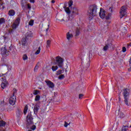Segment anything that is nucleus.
<instances>
[{
	"label": "nucleus",
	"instance_id": "obj_40",
	"mask_svg": "<svg viewBox=\"0 0 131 131\" xmlns=\"http://www.w3.org/2000/svg\"><path fill=\"white\" fill-rule=\"evenodd\" d=\"M39 93V91L38 90H34V92L33 93V94L35 96H37V95H38V93Z\"/></svg>",
	"mask_w": 131,
	"mask_h": 131
},
{
	"label": "nucleus",
	"instance_id": "obj_21",
	"mask_svg": "<svg viewBox=\"0 0 131 131\" xmlns=\"http://www.w3.org/2000/svg\"><path fill=\"white\" fill-rule=\"evenodd\" d=\"M16 113L17 116H18V117L19 116H20V115H22V114H23V112H22V110L19 108L17 109V110L16 112Z\"/></svg>",
	"mask_w": 131,
	"mask_h": 131
},
{
	"label": "nucleus",
	"instance_id": "obj_6",
	"mask_svg": "<svg viewBox=\"0 0 131 131\" xmlns=\"http://www.w3.org/2000/svg\"><path fill=\"white\" fill-rule=\"evenodd\" d=\"M111 48H112V43H111L109 40H107L103 48V51L104 52H106L107 50L111 49Z\"/></svg>",
	"mask_w": 131,
	"mask_h": 131
},
{
	"label": "nucleus",
	"instance_id": "obj_16",
	"mask_svg": "<svg viewBox=\"0 0 131 131\" xmlns=\"http://www.w3.org/2000/svg\"><path fill=\"white\" fill-rule=\"evenodd\" d=\"M129 97L124 98V102L126 106H129V105H130V102H129Z\"/></svg>",
	"mask_w": 131,
	"mask_h": 131
},
{
	"label": "nucleus",
	"instance_id": "obj_42",
	"mask_svg": "<svg viewBox=\"0 0 131 131\" xmlns=\"http://www.w3.org/2000/svg\"><path fill=\"white\" fill-rule=\"evenodd\" d=\"M109 12H111V13H113V7H111L108 9Z\"/></svg>",
	"mask_w": 131,
	"mask_h": 131
},
{
	"label": "nucleus",
	"instance_id": "obj_57",
	"mask_svg": "<svg viewBox=\"0 0 131 131\" xmlns=\"http://www.w3.org/2000/svg\"><path fill=\"white\" fill-rule=\"evenodd\" d=\"M108 24H110V22L108 23Z\"/></svg>",
	"mask_w": 131,
	"mask_h": 131
},
{
	"label": "nucleus",
	"instance_id": "obj_25",
	"mask_svg": "<svg viewBox=\"0 0 131 131\" xmlns=\"http://www.w3.org/2000/svg\"><path fill=\"white\" fill-rule=\"evenodd\" d=\"M36 50H37V51L35 52V55H38V54L40 53V47L36 48Z\"/></svg>",
	"mask_w": 131,
	"mask_h": 131
},
{
	"label": "nucleus",
	"instance_id": "obj_14",
	"mask_svg": "<svg viewBox=\"0 0 131 131\" xmlns=\"http://www.w3.org/2000/svg\"><path fill=\"white\" fill-rule=\"evenodd\" d=\"M5 42H7V37L4 36L0 38V43L3 45V43H5Z\"/></svg>",
	"mask_w": 131,
	"mask_h": 131
},
{
	"label": "nucleus",
	"instance_id": "obj_53",
	"mask_svg": "<svg viewBox=\"0 0 131 131\" xmlns=\"http://www.w3.org/2000/svg\"><path fill=\"white\" fill-rule=\"evenodd\" d=\"M13 32V30L11 31V32H10V33H12Z\"/></svg>",
	"mask_w": 131,
	"mask_h": 131
},
{
	"label": "nucleus",
	"instance_id": "obj_45",
	"mask_svg": "<svg viewBox=\"0 0 131 131\" xmlns=\"http://www.w3.org/2000/svg\"><path fill=\"white\" fill-rule=\"evenodd\" d=\"M30 3H31L32 4H34V3H35V0H30Z\"/></svg>",
	"mask_w": 131,
	"mask_h": 131
},
{
	"label": "nucleus",
	"instance_id": "obj_5",
	"mask_svg": "<svg viewBox=\"0 0 131 131\" xmlns=\"http://www.w3.org/2000/svg\"><path fill=\"white\" fill-rule=\"evenodd\" d=\"M33 117H32V112H30L27 116V128H29L30 125H33Z\"/></svg>",
	"mask_w": 131,
	"mask_h": 131
},
{
	"label": "nucleus",
	"instance_id": "obj_38",
	"mask_svg": "<svg viewBox=\"0 0 131 131\" xmlns=\"http://www.w3.org/2000/svg\"><path fill=\"white\" fill-rule=\"evenodd\" d=\"M71 123V122H69V123H67V122L64 121V127H67L68 125H70Z\"/></svg>",
	"mask_w": 131,
	"mask_h": 131
},
{
	"label": "nucleus",
	"instance_id": "obj_37",
	"mask_svg": "<svg viewBox=\"0 0 131 131\" xmlns=\"http://www.w3.org/2000/svg\"><path fill=\"white\" fill-rule=\"evenodd\" d=\"M47 48H50V46L51 45V40H48L47 42Z\"/></svg>",
	"mask_w": 131,
	"mask_h": 131
},
{
	"label": "nucleus",
	"instance_id": "obj_12",
	"mask_svg": "<svg viewBox=\"0 0 131 131\" xmlns=\"http://www.w3.org/2000/svg\"><path fill=\"white\" fill-rule=\"evenodd\" d=\"M87 63L84 64V68H83L84 71H85L91 66V59L90 57L87 59Z\"/></svg>",
	"mask_w": 131,
	"mask_h": 131
},
{
	"label": "nucleus",
	"instance_id": "obj_43",
	"mask_svg": "<svg viewBox=\"0 0 131 131\" xmlns=\"http://www.w3.org/2000/svg\"><path fill=\"white\" fill-rule=\"evenodd\" d=\"M122 52L123 53H125V52H126V48L125 47L122 48Z\"/></svg>",
	"mask_w": 131,
	"mask_h": 131
},
{
	"label": "nucleus",
	"instance_id": "obj_34",
	"mask_svg": "<svg viewBox=\"0 0 131 131\" xmlns=\"http://www.w3.org/2000/svg\"><path fill=\"white\" fill-rule=\"evenodd\" d=\"M29 128H30L31 129H32V130H35V129H36V126H35V125H33L29 127Z\"/></svg>",
	"mask_w": 131,
	"mask_h": 131
},
{
	"label": "nucleus",
	"instance_id": "obj_47",
	"mask_svg": "<svg viewBox=\"0 0 131 131\" xmlns=\"http://www.w3.org/2000/svg\"><path fill=\"white\" fill-rule=\"evenodd\" d=\"M28 9H31V6H30V5L29 4L28 5Z\"/></svg>",
	"mask_w": 131,
	"mask_h": 131
},
{
	"label": "nucleus",
	"instance_id": "obj_9",
	"mask_svg": "<svg viewBox=\"0 0 131 131\" xmlns=\"http://www.w3.org/2000/svg\"><path fill=\"white\" fill-rule=\"evenodd\" d=\"M120 18H123L125 15H126V7L125 6H122L121 8V10L120 11Z\"/></svg>",
	"mask_w": 131,
	"mask_h": 131
},
{
	"label": "nucleus",
	"instance_id": "obj_7",
	"mask_svg": "<svg viewBox=\"0 0 131 131\" xmlns=\"http://www.w3.org/2000/svg\"><path fill=\"white\" fill-rule=\"evenodd\" d=\"M71 14L70 16V17L74 18L75 16H77L78 15V9L76 8H71Z\"/></svg>",
	"mask_w": 131,
	"mask_h": 131
},
{
	"label": "nucleus",
	"instance_id": "obj_56",
	"mask_svg": "<svg viewBox=\"0 0 131 131\" xmlns=\"http://www.w3.org/2000/svg\"><path fill=\"white\" fill-rule=\"evenodd\" d=\"M28 131H32V130H28Z\"/></svg>",
	"mask_w": 131,
	"mask_h": 131
},
{
	"label": "nucleus",
	"instance_id": "obj_24",
	"mask_svg": "<svg viewBox=\"0 0 131 131\" xmlns=\"http://www.w3.org/2000/svg\"><path fill=\"white\" fill-rule=\"evenodd\" d=\"M7 85H8V82H2V83L1 84V88H2L4 89H5V88H7Z\"/></svg>",
	"mask_w": 131,
	"mask_h": 131
},
{
	"label": "nucleus",
	"instance_id": "obj_3",
	"mask_svg": "<svg viewBox=\"0 0 131 131\" xmlns=\"http://www.w3.org/2000/svg\"><path fill=\"white\" fill-rule=\"evenodd\" d=\"M56 62L57 66H58V67L61 69V70H60L56 72V75H60V74L64 73V70H65V68L63 67V65H64V60L61 57L58 56L56 57Z\"/></svg>",
	"mask_w": 131,
	"mask_h": 131
},
{
	"label": "nucleus",
	"instance_id": "obj_19",
	"mask_svg": "<svg viewBox=\"0 0 131 131\" xmlns=\"http://www.w3.org/2000/svg\"><path fill=\"white\" fill-rule=\"evenodd\" d=\"M28 37H32V32L29 31L26 34L25 38L28 39Z\"/></svg>",
	"mask_w": 131,
	"mask_h": 131
},
{
	"label": "nucleus",
	"instance_id": "obj_32",
	"mask_svg": "<svg viewBox=\"0 0 131 131\" xmlns=\"http://www.w3.org/2000/svg\"><path fill=\"white\" fill-rule=\"evenodd\" d=\"M51 69L52 71H56L58 70V66H52Z\"/></svg>",
	"mask_w": 131,
	"mask_h": 131
},
{
	"label": "nucleus",
	"instance_id": "obj_41",
	"mask_svg": "<svg viewBox=\"0 0 131 131\" xmlns=\"http://www.w3.org/2000/svg\"><path fill=\"white\" fill-rule=\"evenodd\" d=\"M38 70V66L37 65H36V66L35 67V68L34 69V71L35 72H36V71H37Z\"/></svg>",
	"mask_w": 131,
	"mask_h": 131
},
{
	"label": "nucleus",
	"instance_id": "obj_50",
	"mask_svg": "<svg viewBox=\"0 0 131 131\" xmlns=\"http://www.w3.org/2000/svg\"><path fill=\"white\" fill-rule=\"evenodd\" d=\"M51 3H52V4H55V1L52 0V1H51Z\"/></svg>",
	"mask_w": 131,
	"mask_h": 131
},
{
	"label": "nucleus",
	"instance_id": "obj_18",
	"mask_svg": "<svg viewBox=\"0 0 131 131\" xmlns=\"http://www.w3.org/2000/svg\"><path fill=\"white\" fill-rule=\"evenodd\" d=\"M15 14H16V12H15V10H10L8 12V15L10 17L15 16Z\"/></svg>",
	"mask_w": 131,
	"mask_h": 131
},
{
	"label": "nucleus",
	"instance_id": "obj_31",
	"mask_svg": "<svg viewBox=\"0 0 131 131\" xmlns=\"http://www.w3.org/2000/svg\"><path fill=\"white\" fill-rule=\"evenodd\" d=\"M33 24H34V20H33V19L30 20L29 22V25H30V26H33Z\"/></svg>",
	"mask_w": 131,
	"mask_h": 131
},
{
	"label": "nucleus",
	"instance_id": "obj_10",
	"mask_svg": "<svg viewBox=\"0 0 131 131\" xmlns=\"http://www.w3.org/2000/svg\"><path fill=\"white\" fill-rule=\"evenodd\" d=\"M20 21H21V19L19 17H17L16 19V20L14 21V23L12 25L13 29H16V28H18V26H19V24H20Z\"/></svg>",
	"mask_w": 131,
	"mask_h": 131
},
{
	"label": "nucleus",
	"instance_id": "obj_29",
	"mask_svg": "<svg viewBox=\"0 0 131 131\" xmlns=\"http://www.w3.org/2000/svg\"><path fill=\"white\" fill-rule=\"evenodd\" d=\"M72 5H73V1L71 0L69 2V7L70 8V9H72Z\"/></svg>",
	"mask_w": 131,
	"mask_h": 131
},
{
	"label": "nucleus",
	"instance_id": "obj_22",
	"mask_svg": "<svg viewBox=\"0 0 131 131\" xmlns=\"http://www.w3.org/2000/svg\"><path fill=\"white\" fill-rule=\"evenodd\" d=\"M80 34V28H77L76 29L75 36H78Z\"/></svg>",
	"mask_w": 131,
	"mask_h": 131
},
{
	"label": "nucleus",
	"instance_id": "obj_55",
	"mask_svg": "<svg viewBox=\"0 0 131 131\" xmlns=\"http://www.w3.org/2000/svg\"><path fill=\"white\" fill-rule=\"evenodd\" d=\"M3 9H5V6H3Z\"/></svg>",
	"mask_w": 131,
	"mask_h": 131
},
{
	"label": "nucleus",
	"instance_id": "obj_35",
	"mask_svg": "<svg viewBox=\"0 0 131 131\" xmlns=\"http://www.w3.org/2000/svg\"><path fill=\"white\" fill-rule=\"evenodd\" d=\"M6 22V20L4 18H0V24H3V23H5Z\"/></svg>",
	"mask_w": 131,
	"mask_h": 131
},
{
	"label": "nucleus",
	"instance_id": "obj_13",
	"mask_svg": "<svg viewBox=\"0 0 131 131\" xmlns=\"http://www.w3.org/2000/svg\"><path fill=\"white\" fill-rule=\"evenodd\" d=\"M45 82L47 83L48 86L50 88V89H53L55 88V84L53 82L49 80V81H46Z\"/></svg>",
	"mask_w": 131,
	"mask_h": 131
},
{
	"label": "nucleus",
	"instance_id": "obj_1",
	"mask_svg": "<svg viewBox=\"0 0 131 131\" xmlns=\"http://www.w3.org/2000/svg\"><path fill=\"white\" fill-rule=\"evenodd\" d=\"M98 10L99 8H98V6L95 4L90 6L88 11V15L90 16V20H92V19H93L95 16H97V15H98Z\"/></svg>",
	"mask_w": 131,
	"mask_h": 131
},
{
	"label": "nucleus",
	"instance_id": "obj_17",
	"mask_svg": "<svg viewBox=\"0 0 131 131\" xmlns=\"http://www.w3.org/2000/svg\"><path fill=\"white\" fill-rule=\"evenodd\" d=\"M28 39L26 38V37L23 38L21 39V44L22 46H24V47H26V45H27V40Z\"/></svg>",
	"mask_w": 131,
	"mask_h": 131
},
{
	"label": "nucleus",
	"instance_id": "obj_11",
	"mask_svg": "<svg viewBox=\"0 0 131 131\" xmlns=\"http://www.w3.org/2000/svg\"><path fill=\"white\" fill-rule=\"evenodd\" d=\"M123 95L124 98H129V89H124V92H123Z\"/></svg>",
	"mask_w": 131,
	"mask_h": 131
},
{
	"label": "nucleus",
	"instance_id": "obj_39",
	"mask_svg": "<svg viewBox=\"0 0 131 131\" xmlns=\"http://www.w3.org/2000/svg\"><path fill=\"white\" fill-rule=\"evenodd\" d=\"M23 59L24 61H25V60H27V59H28V57L27 56V55L24 54L23 55Z\"/></svg>",
	"mask_w": 131,
	"mask_h": 131
},
{
	"label": "nucleus",
	"instance_id": "obj_52",
	"mask_svg": "<svg viewBox=\"0 0 131 131\" xmlns=\"http://www.w3.org/2000/svg\"><path fill=\"white\" fill-rule=\"evenodd\" d=\"M108 106H106V111H108Z\"/></svg>",
	"mask_w": 131,
	"mask_h": 131
},
{
	"label": "nucleus",
	"instance_id": "obj_58",
	"mask_svg": "<svg viewBox=\"0 0 131 131\" xmlns=\"http://www.w3.org/2000/svg\"><path fill=\"white\" fill-rule=\"evenodd\" d=\"M66 71H67V70H66Z\"/></svg>",
	"mask_w": 131,
	"mask_h": 131
},
{
	"label": "nucleus",
	"instance_id": "obj_28",
	"mask_svg": "<svg viewBox=\"0 0 131 131\" xmlns=\"http://www.w3.org/2000/svg\"><path fill=\"white\" fill-rule=\"evenodd\" d=\"M78 57L81 59V61H82L84 57V55L83 53H80L78 55Z\"/></svg>",
	"mask_w": 131,
	"mask_h": 131
},
{
	"label": "nucleus",
	"instance_id": "obj_33",
	"mask_svg": "<svg viewBox=\"0 0 131 131\" xmlns=\"http://www.w3.org/2000/svg\"><path fill=\"white\" fill-rule=\"evenodd\" d=\"M6 125V122L4 121H0V126H5Z\"/></svg>",
	"mask_w": 131,
	"mask_h": 131
},
{
	"label": "nucleus",
	"instance_id": "obj_30",
	"mask_svg": "<svg viewBox=\"0 0 131 131\" xmlns=\"http://www.w3.org/2000/svg\"><path fill=\"white\" fill-rule=\"evenodd\" d=\"M40 100V96L39 95H36L35 97V101L36 102H38Z\"/></svg>",
	"mask_w": 131,
	"mask_h": 131
},
{
	"label": "nucleus",
	"instance_id": "obj_46",
	"mask_svg": "<svg viewBox=\"0 0 131 131\" xmlns=\"http://www.w3.org/2000/svg\"><path fill=\"white\" fill-rule=\"evenodd\" d=\"M58 21H60V22H63L65 21V19H64V18H62V19H58Z\"/></svg>",
	"mask_w": 131,
	"mask_h": 131
},
{
	"label": "nucleus",
	"instance_id": "obj_4",
	"mask_svg": "<svg viewBox=\"0 0 131 131\" xmlns=\"http://www.w3.org/2000/svg\"><path fill=\"white\" fill-rule=\"evenodd\" d=\"M99 16L101 19H106V20L110 19L111 16H112V13H110L106 16V11H105L103 8H101L100 9Z\"/></svg>",
	"mask_w": 131,
	"mask_h": 131
},
{
	"label": "nucleus",
	"instance_id": "obj_54",
	"mask_svg": "<svg viewBox=\"0 0 131 131\" xmlns=\"http://www.w3.org/2000/svg\"><path fill=\"white\" fill-rule=\"evenodd\" d=\"M21 6L23 7H24V5H23V4H22Z\"/></svg>",
	"mask_w": 131,
	"mask_h": 131
},
{
	"label": "nucleus",
	"instance_id": "obj_20",
	"mask_svg": "<svg viewBox=\"0 0 131 131\" xmlns=\"http://www.w3.org/2000/svg\"><path fill=\"white\" fill-rule=\"evenodd\" d=\"M72 37H73V35L70 33V32L67 33V38L68 39V40H70V39L72 38Z\"/></svg>",
	"mask_w": 131,
	"mask_h": 131
},
{
	"label": "nucleus",
	"instance_id": "obj_48",
	"mask_svg": "<svg viewBox=\"0 0 131 131\" xmlns=\"http://www.w3.org/2000/svg\"><path fill=\"white\" fill-rule=\"evenodd\" d=\"M48 28L46 29V32H48V31H49V27H50V25H48Z\"/></svg>",
	"mask_w": 131,
	"mask_h": 131
},
{
	"label": "nucleus",
	"instance_id": "obj_44",
	"mask_svg": "<svg viewBox=\"0 0 131 131\" xmlns=\"http://www.w3.org/2000/svg\"><path fill=\"white\" fill-rule=\"evenodd\" d=\"M83 97V94H80L79 95V99H82Z\"/></svg>",
	"mask_w": 131,
	"mask_h": 131
},
{
	"label": "nucleus",
	"instance_id": "obj_49",
	"mask_svg": "<svg viewBox=\"0 0 131 131\" xmlns=\"http://www.w3.org/2000/svg\"><path fill=\"white\" fill-rule=\"evenodd\" d=\"M42 5H43V6H47V4L46 5V3L45 2H42Z\"/></svg>",
	"mask_w": 131,
	"mask_h": 131
},
{
	"label": "nucleus",
	"instance_id": "obj_27",
	"mask_svg": "<svg viewBox=\"0 0 131 131\" xmlns=\"http://www.w3.org/2000/svg\"><path fill=\"white\" fill-rule=\"evenodd\" d=\"M28 110V105H26L24 109V114L26 115L27 111Z\"/></svg>",
	"mask_w": 131,
	"mask_h": 131
},
{
	"label": "nucleus",
	"instance_id": "obj_15",
	"mask_svg": "<svg viewBox=\"0 0 131 131\" xmlns=\"http://www.w3.org/2000/svg\"><path fill=\"white\" fill-rule=\"evenodd\" d=\"M63 9H64L65 12L67 13V14H71V10H70V8L67 7L66 5L64 4V6L63 7Z\"/></svg>",
	"mask_w": 131,
	"mask_h": 131
},
{
	"label": "nucleus",
	"instance_id": "obj_23",
	"mask_svg": "<svg viewBox=\"0 0 131 131\" xmlns=\"http://www.w3.org/2000/svg\"><path fill=\"white\" fill-rule=\"evenodd\" d=\"M128 126L125 125L123 126L121 129V131H128Z\"/></svg>",
	"mask_w": 131,
	"mask_h": 131
},
{
	"label": "nucleus",
	"instance_id": "obj_36",
	"mask_svg": "<svg viewBox=\"0 0 131 131\" xmlns=\"http://www.w3.org/2000/svg\"><path fill=\"white\" fill-rule=\"evenodd\" d=\"M64 78H65V76H64V75L62 74L60 75L59 77H58V79H64Z\"/></svg>",
	"mask_w": 131,
	"mask_h": 131
},
{
	"label": "nucleus",
	"instance_id": "obj_2",
	"mask_svg": "<svg viewBox=\"0 0 131 131\" xmlns=\"http://www.w3.org/2000/svg\"><path fill=\"white\" fill-rule=\"evenodd\" d=\"M9 53L10 54H15V48H14L12 45L9 47L8 51L7 50L6 46H4L0 49V54L3 56V57H7V56H9Z\"/></svg>",
	"mask_w": 131,
	"mask_h": 131
},
{
	"label": "nucleus",
	"instance_id": "obj_8",
	"mask_svg": "<svg viewBox=\"0 0 131 131\" xmlns=\"http://www.w3.org/2000/svg\"><path fill=\"white\" fill-rule=\"evenodd\" d=\"M16 101H17V99L15 96V92H14L12 96L9 99V104L12 105V106H14L16 104Z\"/></svg>",
	"mask_w": 131,
	"mask_h": 131
},
{
	"label": "nucleus",
	"instance_id": "obj_26",
	"mask_svg": "<svg viewBox=\"0 0 131 131\" xmlns=\"http://www.w3.org/2000/svg\"><path fill=\"white\" fill-rule=\"evenodd\" d=\"M39 108L38 106H34V114H37V112H38Z\"/></svg>",
	"mask_w": 131,
	"mask_h": 131
},
{
	"label": "nucleus",
	"instance_id": "obj_51",
	"mask_svg": "<svg viewBox=\"0 0 131 131\" xmlns=\"http://www.w3.org/2000/svg\"><path fill=\"white\" fill-rule=\"evenodd\" d=\"M128 71L130 72L131 71V67L130 68L128 69Z\"/></svg>",
	"mask_w": 131,
	"mask_h": 131
}]
</instances>
